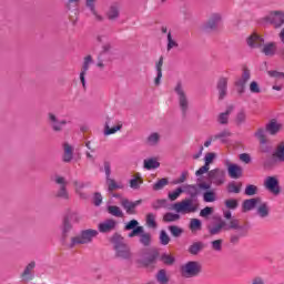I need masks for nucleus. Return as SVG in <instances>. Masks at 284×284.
Segmentation results:
<instances>
[{
    "mask_svg": "<svg viewBox=\"0 0 284 284\" xmlns=\"http://www.w3.org/2000/svg\"><path fill=\"white\" fill-rule=\"evenodd\" d=\"M213 221H216V223L206 225V230L210 236H219L223 230L225 232L234 230V232H232L229 237L231 245H239L241 243V239H245L250 232L247 226L241 225L236 219H232L227 224L223 217L215 215L213 216Z\"/></svg>",
    "mask_w": 284,
    "mask_h": 284,
    "instance_id": "1",
    "label": "nucleus"
},
{
    "mask_svg": "<svg viewBox=\"0 0 284 284\" xmlns=\"http://www.w3.org/2000/svg\"><path fill=\"white\" fill-rule=\"evenodd\" d=\"M182 190L191 199H185L180 203L174 204V210L178 213L184 212L186 214H192L199 210V204H194V201L199 199V184H185L182 186Z\"/></svg>",
    "mask_w": 284,
    "mask_h": 284,
    "instance_id": "2",
    "label": "nucleus"
},
{
    "mask_svg": "<svg viewBox=\"0 0 284 284\" xmlns=\"http://www.w3.org/2000/svg\"><path fill=\"white\" fill-rule=\"evenodd\" d=\"M110 242L113 245L115 252V258H121L122 261H130L132 258V250L130 245L125 243V237L119 233H114Z\"/></svg>",
    "mask_w": 284,
    "mask_h": 284,
    "instance_id": "3",
    "label": "nucleus"
},
{
    "mask_svg": "<svg viewBox=\"0 0 284 284\" xmlns=\"http://www.w3.org/2000/svg\"><path fill=\"white\" fill-rule=\"evenodd\" d=\"M98 236L99 231L94 229L83 230L78 236L71 239L69 247L72 250L75 245H88L89 243H92V241Z\"/></svg>",
    "mask_w": 284,
    "mask_h": 284,
    "instance_id": "4",
    "label": "nucleus"
},
{
    "mask_svg": "<svg viewBox=\"0 0 284 284\" xmlns=\"http://www.w3.org/2000/svg\"><path fill=\"white\" fill-rule=\"evenodd\" d=\"M203 272V265L197 261H189L180 266V274L182 278H196Z\"/></svg>",
    "mask_w": 284,
    "mask_h": 284,
    "instance_id": "5",
    "label": "nucleus"
},
{
    "mask_svg": "<svg viewBox=\"0 0 284 284\" xmlns=\"http://www.w3.org/2000/svg\"><path fill=\"white\" fill-rule=\"evenodd\" d=\"M174 92L178 94L182 116H187V110H190V100H187V94H185V90H183V84L181 82L176 83Z\"/></svg>",
    "mask_w": 284,
    "mask_h": 284,
    "instance_id": "6",
    "label": "nucleus"
},
{
    "mask_svg": "<svg viewBox=\"0 0 284 284\" xmlns=\"http://www.w3.org/2000/svg\"><path fill=\"white\" fill-rule=\"evenodd\" d=\"M222 17L221 13H213L209 20L203 24L202 30L204 32H216L221 26Z\"/></svg>",
    "mask_w": 284,
    "mask_h": 284,
    "instance_id": "7",
    "label": "nucleus"
},
{
    "mask_svg": "<svg viewBox=\"0 0 284 284\" xmlns=\"http://www.w3.org/2000/svg\"><path fill=\"white\" fill-rule=\"evenodd\" d=\"M265 21L271 23L276 30L284 26V11H273L266 16Z\"/></svg>",
    "mask_w": 284,
    "mask_h": 284,
    "instance_id": "8",
    "label": "nucleus"
},
{
    "mask_svg": "<svg viewBox=\"0 0 284 284\" xmlns=\"http://www.w3.org/2000/svg\"><path fill=\"white\" fill-rule=\"evenodd\" d=\"M104 172L106 178L108 192H114V190H123V185L118 184L114 179L110 178V174H112V166L108 161L104 162Z\"/></svg>",
    "mask_w": 284,
    "mask_h": 284,
    "instance_id": "9",
    "label": "nucleus"
},
{
    "mask_svg": "<svg viewBox=\"0 0 284 284\" xmlns=\"http://www.w3.org/2000/svg\"><path fill=\"white\" fill-rule=\"evenodd\" d=\"M55 183L60 185V189L55 193L57 199H63V201L70 200V193H68V182L63 176H55Z\"/></svg>",
    "mask_w": 284,
    "mask_h": 284,
    "instance_id": "10",
    "label": "nucleus"
},
{
    "mask_svg": "<svg viewBox=\"0 0 284 284\" xmlns=\"http://www.w3.org/2000/svg\"><path fill=\"white\" fill-rule=\"evenodd\" d=\"M250 79H252V72L250 71V69L244 68L242 77L234 83L240 94H245V85H247V81H250Z\"/></svg>",
    "mask_w": 284,
    "mask_h": 284,
    "instance_id": "11",
    "label": "nucleus"
},
{
    "mask_svg": "<svg viewBox=\"0 0 284 284\" xmlns=\"http://www.w3.org/2000/svg\"><path fill=\"white\" fill-rule=\"evenodd\" d=\"M209 181L213 183V185H223L225 183V171L221 169H213L209 171Z\"/></svg>",
    "mask_w": 284,
    "mask_h": 284,
    "instance_id": "12",
    "label": "nucleus"
},
{
    "mask_svg": "<svg viewBox=\"0 0 284 284\" xmlns=\"http://www.w3.org/2000/svg\"><path fill=\"white\" fill-rule=\"evenodd\" d=\"M264 186L271 194H274V196L281 194V185L278 184V179L276 176H267L264 181Z\"/></svg>",
    "mask_w": 284,
    "mask_h": 284,
    "instance_id": "13",
    "label": "nucleus"
},
{
    "mask_svg": "<svg viewBox=\"0 0 284 284\" xmlns=\"http://www.w3.org/2000/svg\"><path fill=\"white\" fill-rule=\"evenodd\" d=\"M161 256V253L159 250L154 248L150 253L144 256L140 263L143 267H150L151 265H156V261H159V257Z\"/></svg>",
    "mask_w": 284,
    "mask_h": 284,
    "instance_id": "14",
    "label": "nucleus"
},
{
    "mask_svg": "<svg viewBox=\"0 0 284 284\" xmlns=\"http://www.w3.org/2000/svg\"><path fill=\"white\" fill-rule=\"evenodd\" d=\"M111 50H112L111 43H105L102 45V51L98 55V63H97L100 70H103V68H105V61H111L110 58H106L108 54H110Z\"/></svg>",
    "mask_w": 284,
    "mask_h": 284,
    "instance_id": "15",
    "label": "nucleus"
},
{
    "mask_svg": "<svg viewBox=\"0 0 284 284\" xmlns=\"http://www.w3.org/2000/svg\"><path fill=\"white\" fill-rule=\"evenodd\" d=\"M48 121L53 132H62L63 125H68V121L65 120L59 121V118H57L54 113H48Z\"/></svg>",
    "mask_w": 284,
    "mask_h": 284,
    "instance_id": "16",
    "label": "nucleus"
},
{
    "mask_svg": "<svg viewBox=\"0 0 284 284\" xmlns=\"http://www.w3.org/2000/svg\"><path fill=\"white\" fill-rule=\"evenodd\" d=\"M230 79L225 77H220L216 82V90L219 92V101H223L227 97V83Z\"/></svg>",
    "mask_w": 284,
    "mask_h": 284,
    "instance_id": "17",
    "label": "nucleus"
},
{
    "mask_svg": "<svg viewBox=\"0 0 284 284\" xmlns=\"http://www.w3.org/2000/svg\"><path fill=\"white\" fill-rule=\"evenodd\" d=\"M121 17V3L120 2H113L109 10L106 11V19L109 21H116Z\"/></svg>",
    "mask_w": 284,
    "mask_h": 284,
    "instance_id": "18",
    "label": "nucleus"
},
{
    "mask_svg": "<svg viewBox=\"0 0 284 284\" xmlns=\"http://www.w3.org/2000/svg\"><path fill=\"white\" fill-rule=\"evenodd\" d=\"M91 63H93L92 55H87L84 58L82 70L80 72V81L82 83L83 90H85V88H87L85 74H88Z\"/></svg>",
    "mask_w": 284,
    "mask_h": 284,
    "instance_id": "19",
    "label": "nucleus"
},
{
    "mask_svg": "<svg viewBox=\"0 0 284 284\" xmlns=\"http://www.w3.org/2000/svg\"><path fill=\"white\" fill-rule=\"evenodd\" d=\"M98 230L99 232H101V234H108V232L116 230V221L113 219H108L98 225Z\"/></svg>",
    "mask_w": 284,
    "mask_h": 284,
    "instance_id": "20",
    "label": "nucleus"
},
{
    "mask_svg": "<svg viewBox=\"0 0 284 284\" xmlns=\"http://www.w3.org/2000/svg\"><path fill=\"white\" fill-rule=\"evenodd\" d=\"M34 267H37V262L31 261L21 273L22 281H32L34 278Z\"/></svg>",
    "mask_w": 284,
    "mask_h": 284,
    "instance_id": "21",
    "label": "nucleus"
},
{
    "mask_svg": "<svg viewBox=\"0 0 284 284\" xmlns=\"http://www.w3.org/2000/svg\"><path fill=\"white\" fill-rule=\"evenodd\" d=\"M246 43L250 48H262L263 43H265V39L256 33H253L247 38Z\"/></svg>",
    "mask_w": 284,
    "mask_h": 284,
    "instance_id": "22",
    "label": "nucleus"
},
{
    "mask_svg": "<svg viewBox=\"0 0 284 284\" xmlns=\"http://www.w3.org/2000/svg\"><path fill=\"white\" fill-rule=\"evenodd\" d=\"M227 172L231 179H241L243 176V168L237 164H227Z\"/></svg>",
    "mask_w": 284,
    "mask_h": 284,
    "instance_id": "23",
    "label": "nucleus"
},
{
    "mask_svg": "<svg viewBox=\"0 0 284 284\" xmlns=\"http://www.w3.org/2000/svg\"><path fill=\"white\" fill-rule=\"evenodd\" d=\"M258 203H261V197L244 200L242 203L243 212H252V210H254Z\"/></svg>",
    "mask_w": 284,
    "mask_h": 284,
    "instance_id": "24",
    "label": "nucleus"
},
{
    "mask_svg": "<svg viewBox=\"0 0 284 284\" xmlns=\"http://www.w3.org/2000/svg\"><path fill=\"white\" fill-rule=\"evenodd\" d=\"M281 128H283L281 123L276 122V120H272L266 124L265 130L271 136H276V134L281 132Z\"/></svg>",
    "mask_w": 284,
    "mask_h": 284,
    "instance_id": "25",
    "label": "nucleus"
},
{
    "mask_svg": "<svg viewBox=\"0 0 284 284\" xmlns=\"http://www.w3.org/2000/svg\"><path fill=\"white\" fill-rule=\"evenodd\" d=\"M205 250V244L201 241L197 242H193L190 246H189V254H191L192 256H197V254L200 252H203Z\"/></svg>",
    "mask_w": 284,
    "mask_h": 284,
    "instance_id": "26",
    "label": "nucleus"
},
{
    "mask_svg": "<svg viewBox=\"0 0 284 284\" xmlns=\"http://www.w3.org/2000/svg\"><path fill=\"white\" fill-rule=\"evenodd\" d=\"M156 77L154 79V85H161V79H163V55L160 57L155 64Z\"/></svg>",
    "mask_w": 284,
    "mask_h": 284,
    "instance_id": "27",
    "label": "nucleus"
},
{
    "mask_svg": "<svg viewBox=\"0 0 284 284\" xmlns=\"http://www.w3.org/2000/svg\"><path fill=\"white\" fill-rule=\"evenodd\" d=\"M121 206L123 210H125V213L130 216L136 214V206H134L133 202L129 199H122L121 200Z\"/></svg>",
    "mask_w": 284,
    "mask_h": 284,
    "instance_id": "28",
    "label": "nucleus"
},
{
    "mask_svg": "<svg viewBox=\"0 0 284 284\" xmlns=\"http://www.w3.org/2000/svg\"><path fill=\"white\" fill-rule=\"evenodd\" d=\"M234 106H227L225 112L219 114L217 123H220V125H227V123H230V114H232Z\"/></svg>",
    "mask_w": 284,
    "mask_h": 284,
    "instance_id": "29",
    "label": "nucleus"
},
{
    "mask_svg": "<svg viewBox=\"0 0 284 284\" xmlns=\"http://www.w3.org/2000/svg\"><path fill=\"white\" fill-rule=\"evenodd\" d=\"M72 231V223H70V217H64L62 223V243H65L68 234Z\"/></svg>",
    "mask_w": 284,
    "mask_h": 284,
    "instance_id": "30",
    "label": "nucleus"
},
{
    "mask_svg": "<svg viewBox=\"0 0 284 284\" xmlns=\"http://www.w3.org/2000/svg\"><path fill=\"white\" fill-rule=\"evenodd\" d=\"M139 242L143 247H150L152 245V234L145 232V230L142 226V233H140V240Z\"/></svg>",
    "mask_w": 284,
    "mask_h": 284,
    "instance_id": "31",
    "label": "nucleus"
},
{
    "mask_svg": "<svg viewBox=\"0 0 284 284\" xmlns=\"http://www.w3.org/2000/svg\"><path fill=\"white\" fill-rule=\"evenodd\" d=\"M276 43L275 42H268L263 45L261 52L265 54V57H274L276 54Z\"/></svg>",
    "mask_w": 284,
    "mask_h": 284,
    "instance_id": "32",
    "label": "nucleus"
},
{
    "mask_svg": "<svg viewBox=\"0 0 284 284\" xmlns=\"http://www.w3.org/2000/svg\"><path fill=\"white\" fill-rule=\"evenodd\" d=\"M155 281L159 284H169L170 283V276H168V271L165 268H161L155 274Z\"/></svg>",
    "mask_w": 284,
    "mask_h": 284,
    "instance_id": "33",
    "label": "nucleus"
},
{
    "mask_svg": "<svg viewBox=\"0 0 284 284\" xmlns=\"http://www.w3.org/2000/svg\"><path fill=\"white\" fill-rule=\"evenodd\" d=\"M74 159V149L69 143H64L63 162L70 163Z\"/></svg>",
    "mask_w": 284,
    "mask_h": 284,
    "instance_id": "34",
    "label": "nucleus"
},
{
    "mask_svg": "<svg viewBox=\"0 0 284 284\" xmlns=\"http://www.w3.org/2000/svg\"><path fill=\"white\" fill-rule=\"evenodd\" d=\"M241 187H243V183L239 182H230L226 186L229 194H241Z\"/></svg>",
    "mask_w": 284,
    "mask_h": 284,
    "instance_id": "35",
    "label": "nucleus"
},
{
    "mask_svg": "<svg viewBox=\"0 0 284 284\" xmlns=\"http://www.w3.org/2000/svg\"><path fill=\"white\" fill-rule=\"evenodd\" d=\"M159 258L161 263H163V265H166L169 267H171V265H174V263H176V257L168 253H162Z\"/></svg>",
    "mask_w": 284,
    "mask_h": 284,
    "instance_id": "36",
    "label": "nucleus"
},
{
    "mask_svg": "<svg viewBox=\"0 0 284 284\" xmlns=\"http://www.w3.org/2000/svg\"><path fill=\"white\" fill-rule=\"evenodd\" d=\"M106 212H109V214H111V216H115L116 219H123V216H124L121 207H119L116 205H109L106 207Z\"/></svg>",
    "mask_w": 284,
    "mask_h": 284,
    "instance_id": "37",
    "label": "nucleus"
},
{
    "mask_svg": "<svg viewBox=\"0 0 284 284\" xmlns=\"http://www.w3.org/2000/svg\"><path fill=\"white\" fill-rule=\"evenodd\" d=\"M159 168H161V163L156 161V159L151 158V159L144 160L145 170H156Z\"/></svg>",
    "mask_w": 284,
    "mask_h": 284,
    "instance_id": "38",
    "label": "nucleus"
},
{
    "mask_svg": "<svg viewBox=\"0 0 284 284\" xmlns=\"http://www.w3.org/2000/svg\"><path fill=\"white\" fill-rule=\"evenodd\" d=\"M189 229L191 232H201L203 230V222L199 219H192L189 224Z\"/></svg>",
    "mask_w": 284,
    "mask_h": 284,
    "instance_id": "39",
    "label": "nucleus"
},
{
    "mask_svg": "<svg viewBox=\"0 0 284 284\" xmlns=\"http://www.w3.org/2000/svg\"><path fill=\"white\" fill-rule=\"evenodd\" d=\"M121 128H123V124H118L110 129V118H108V121L105 122L104 134H105V136H110V134H115V132H119V130H121Z\"/></svg>",
    "mask_w": 284,
    "mask_h": 284,
    "instance_id": "40",
    "label": "nucleus"
},
{
    "mask_svg": "<svg viewBox=\"0 0 284 284\" xmlns=\"http://www.w3.org/2000/svg\"><path fill=\"white\" fill-rule=\"evenodd\" d=\"M257 214L261 219H267V216H270V206L267 205V203H262L257 207Z\"/></svg>",
    "mask_w": 284,
    "mask_h": 284,
    "instance_id": "41",
    "label": "nucleus"
},
{
    "mask_svg": "<svg viewBox=\"0 0 284 284\" xmlns=\"http://www.w3.org/2000/svg\"><path fill=\"white\" fill-rule=\"evenodd\" d=\"M141 185H143V179H141V174H136L134 179L130 180V187L132 190H140Z\"/></svg>",
    "mask_w": 284,
    "mask_h": 284,
    "instance_id": "42",
    "label": "nucleus"
},
{
    "mask_svg": "<svg viewBox=\"0 0 284 284\" xmlns=\"http://www.w3.org/2000/svg\"><path fill=\"white\" fill-rule=\"evenodd\" d=\"M265 132H266L265 129L260 128L254 133L255 139L260 141L261 145H265V143H267V139L265 138Z\"/></svg>",
    "mask_w": 284,
    "mask_h": 284,
    "instance_id": "43",
    "label": "nucleus"
},
{
    "mask_svg": "<svg viewBox=\"0 0 284 284\" xmlns=\"http://www.w3.org/2000/svg\"><path fill=\"white\" fill-rule=\"evenodd\" d=\"M165 185H170V180H168L166 178H162L153 184V190L154 192H159V190H163Z\"/></svg>",
    "mask_w": 284,
    "mask_h": 284,
    "instance_id": "44",
    "label": "nucleus"
},
{
    "mask_svg": "<svg viewBox=\"0 0 284 284\" xmlns=\"http://www.w3.org/2000/svg\"><path fill=\"white\" fill-rule=\"evenodd\" d=\"M95 1L97 0H87L85 1L87 8H89V10L92 12V14H94L98 21H103V18L97 13V8L94 6Z\"/></svg>",
    "mask_w": 284,
    "mask_h": 284,
    "instance_id": "45",
    "label": "nucleus"
},
{
    "mask_svg": "<svg viewBox=\"0 0 284 284\" xmlns=\"http://www.w3.org/2000/svg\"><path fill=\"white\" fill-rule=\"evenodd\" d=\"M211 250L217 253L223 252V239L211 241Z\"/></svg>",
    "mask_w": 284,
    "mask_h": 284,
    "instance_id": "46",
    "label": "nucleus"
},
{
    "mask_svg": "<svg viewBox=\"0 0 284 284\" xmlns=\"http://www.w3.org/2000/svg\"><path fill=\"white\" fill-rule=\"evenodd\" d=\"M273 156L278 159L282 163H284V142L280 143L274 152Z\"/></svg>",
    "mask_w": 284,
    "mask_h": 284,
    "instance_id": "47",
    "label": "nucleus"
},
{
    "mask_svg": "<svg viewBox=\"0 0 284 284\" xmlns=\"http://www.w3.org/2000/svg\"><path fill=\"white\" fill-rule=\"evenodd\" d=\"M181 219V215L176 213H166L163 216L164 223H174L175 221H179Z\"/></svg>",
    "mask_w": 284,
    "mask_h": 284,
    "instance_id": "48",
    "label": "nucleus"
},
{
    "mask_svg": "<svg viewBox=\"0 0 284 284\" xmlns=\"http://www.w3.org/2000/svg\"><path fill=\"white\" fill-rule=\"evenodd\" d=\"M146 225L148 227H152L153 230H156L158 227L156 215H154V213H149L146 215Z\"/></svg>",
    "mask_w": 284,
    "mask_h": 284,
    "instance_id": "49",
    "label": "nucleus"
},
{
    "mask_svg": "<svg viewBox=\"0 0 284 284\" xmlns=\"http://www.w3.org/2000/svg\"><path fill=\"white\" fill-rule=\"evenodd\" d=\"M204 203H214L216 201V193L214 191H206L203 194Z\"/></svg>",
    "mask_w": 284,
    "mask_h": 284,
    "instance_id": "50",
    "label": "nucleus"
},
{
    "mask_svg": "<svg viewBox=\"0 0 284 284\" xmlns=\"http://www.w3.org/2000/svg\"><path fill=\"white\" fill-rule=\"evenodd\" d=\"M227 136H232V133L229 130H224L215 135H213V141H222V143H225V139H227Z\"/></svg>",
    "mask_w": 284,
    "mask_h": 284,
    "instance_id": "51",
    "label": "nucleus"
},
{
    "mask_svg": "<svg viewBox=\"0 0 284 284\" xmlns=\"http://www.w3.org/2000/svg\"><path fill=\"white\" fill-rule=\"evenodd\" d=\"M245 121H247V114L245 113V111H240L237 112L236 116H235V123L236 125H243V123H245Z\"/></svg>",
    "mask_w": 284,
    "mask_h": 284,
    "instance_id": "52",
    "label": "nucleus"
},
{
    "mask_svg": "<svg viewBox=\"0 0 284 284\" xmlns=\"http://www.w3.org/2000/svg\"><path fill=\"white\" fill-rule=\"evenodd\" d=\"M183 186H180L178 189H175L174 191L172 192H169V199L170 201H176V199H179V196H181L183 194Z\"/></svg>",
    "mask_w": 284,
    "mask_h": 284,
    "instance_id": "53",
    "label": "nucleus"
},
{
    "mask_svg": "<svg viewBox=\"0 0 284 284\" xmlns=\"http://www.w3.org/2000/svg\"><path fill=\"white\" fill-rule=\"evenodd\" d=\"M160 245H170V235H168V232L165 230L160 231Z\"/></svg>",
    "mask_w": 284,
    "mask_h": 284,
    "instance_id": "54",
    "label": "nucleus"
},
{
    "mask_svg": "<svg viewBox=\"0 0 284 284\" xmlns=\"http://www.w3.org/2000/svg\"><path fill=\"white\" fill-rule=\"evenodd\" d=\"M161 140V135H159V133H151L148 139H146V143L149 145H156L159 143V141Z\"/></svg>",
    "mask_w": 284,
    "mask_h": 284,
    "instance_id": "55",
    "label": "nucleus"
},
{
    "mask_svg": "<svg viewBox=\"0 0 284 284\" xmlns=\"http://www.w3.org/2000/svg\"><path fill=\"white\" fill-rule=\"evenodd\" d=\"M224 205L227 210H236L239 207V200L236 199L225 200Z\"/></svg>",
    "mask_w": 284,
    "mask_h": 284,
    "instance_id": "56",
    "label": "nucleus"
},
{
    "mask_svg": "<svg viewBox=\"0 0 284 284\" xmlns=\"http://www.w3.org/2000/svg\"><path fill=\"white\" fill-rule=\"evenodd\" d=\"M169 232L174 236L175 239H179L181 234H183V229L176 226V225H171L169 226Z\"/></svg>",
    "mask_w": 284,
    "mask_h": 284,
    "instance_id": "57",
    "label": "nucleus"
},
{
    "mask_svg": "<svg viewBox=\"0 0 284 284\" xmlns=\"http://www.w3.org/2000/svg\"><path fill=\"white\" fill-rule=\"evenodd\" d=\"M257 192L258 187L256 185L248 184L245 187L244 194H246V196H254Z\"/></svg>",
    "mask_w": 284,
    "mask_h": 284,
    "instance_id": "58",
    "label": "nucleus"
},
{
    "mask_svg": "<svg viewBox=\"0 0 284 284\" xmlns=\"http://www.w3.org/2000/svg\"><path fill=\"white\" fill-rule=\"evenodd\" d=\"M172 48H179V43L172 39V32L168 33V45H166V50L168 52H170V50H172Z\"/></svg>",
    "mask_w": 284,
    "mask_h": 284,
    "instance_id": "59",
    "label": "nucleus"
},
{
    "mask_svg": "<svg viewBox=\"0 0 284 284\" xmlns=\"http://www.w3.org/2000/svg\"><path fill=\"white\" fill-rule=\"evenodd\" d=\"M211 214H214V207L212 206H206L200 211V216H202V219H207Z\"/></svg>",
    "mask_w": 284,
    "mask_h": 284,
    "instance_id": "60",
    "label": "nucleus"
},
{
    "mask_svg": "<svg viewBox=\"0 0 284 284\" xmlns=\"http://www.w3.org/2000/svg\"><path fill=\"white\" fill-rule=\"evenodd\" d=\"M153 210H161V207H168V200H156L152 204Z\"/></svg>",
    "mask_w": 284,
    "mask_h": 284,
    "instance_id": "61",
    "label": "nucleus"
},
{
    "mask_svg": "<svg viewBox=\"0 0 284 284\" xmlns=\"http://www.w3.org/2000/svg\"><path fill=\"white\" fill-rule=\"evenodd\" d=\"M139 227H140V226H139V221H136V220H131V221H129V222L125 224L124 230L130 231V230H136V229H139Z\"/></svg>",
    "mask_w": 284,
    "mask_h": 284,
    "instance_id": "62",
    "label": "nucleus"
},
{
    "mask_svg": "<svg viewBox=\"0 0 284 284\" xmlns=\"http://www.w3.org/2000/svg\"><path fill=\"white\" fill-rule=\"evenodd\" d=\"M101 203H103V195H101L100 192H95L93 195V205H95V207H99Z\"/></svg>",
    "mask_w": 284,
    "mask_h": 284,
    "instance_id": "63",
    "label": "nucleus"
},
{
    "mask_svg": "<svg viewBox=\"0 0 284 284\" xmlns=\"http://www.w3.org/2000/svg\"><path fill=\"white\" fill-rule=\"evenodd\" d=\"M250 91L252 94H261V87H258V82L252 81L250 84Z\"/></svg>",
    "mask_w": 284,
    "mask_h": 284,
    "instance_id": "64",
    "label": "nucleus"
}]
</instances>
